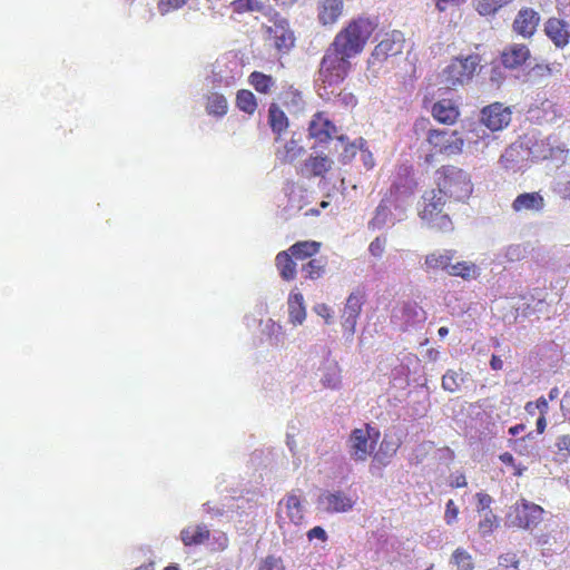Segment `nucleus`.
I'll return each mask as SVG.
<instances>
[{
    "label": "nucleus",
    "mask_w": 570,
    "mask_h": 570,
    "mask_svg": "<svg viewBox=\"0 0 570 570\" xmlns=\"http://www.w3.org/2000/svg\"><path fill=\"white\" fill-rule=\"evenodd\" d=\"M376 28L377 22L374 18L365 14L354 17L335 35L330 45L345 56L355 58L365 50Z\"/></svg>",
    "instance_id": "obj_1"
},
{
    "label": "nucleus",
    "mask_w": 570,
    "mask_h": 570,
    "mask_svg": "<svg viewBox=\"0 0 570 570\" xmlns=\"http://www.w3.org/2000/svg\"><path fill=\"white\" fill-rule=\"evenodd\" d=\"M446 196L438 188L426 190L422 195L419 207V217L430 228L440 233L453 230V223L449 214L444 213Z\"/></svg>",
    "instance_id": "obj_2"
},
{
    "label": "nucleus",
    "mask_w": 570,
    "mask_h": 570,
    "mask_svg": "<svg viewBox=\"0 0 570 570\" xmlns=\"http://www.w3.org/2000/svg\"><path fill=\"white\" fill-rule=\"evenodd\" d=\"M351 59L353 57L345 56V53L330 45L321 60L320 80L328 87L340 86L352 69Z\"/></svg>",
    "instance_id": "obj_3"
},
{
    "label": "nucleus",
    "mask_w": 570,
    "mask_h": 570,
    "mask_svg": "<svg viewBox=\"0 0 570 570\" xmlns=\"http://www.w3.org/2000/svg\"><path fill=\"white\" fill-rule=\"evenodd\" d=\"M435 180L438 189L444 196L458 200L469 197L473 189L469 175L463 169L452 165L439 168Z\"/></svg>",
    "instance_id": "obj_4"
},
{
    "label": "nucleus",
    "mask_w": 570,
    "mask_h": 570,
    "mask_svg": "<svg viewBox=\"0 0 570 570\" xmlns=\"http://www.w3.org/2000/svg\"><path fill=\"white\" fill-rule=\"evenodd\" d=\"M476 53L466 57H456L441 72V83L448 89H456L472 80L480 65Z\"/></svg>",
    "instance_id": "obj_5"
},
{
    "label": "nucleus",
    "mask_w": 570,
    "mask_h": 570,
    "mask_svg": "<svg viewBox=\"0 0 570 570\" xmlns=\"http://www.w3.org/2000/svg\"><path fill=\"white\" fill-rule=\"evenodd\" d=\"M426 141L432 149V154L425 157L426 163L433 161L434 154L459 155L464 146V140L456 130L430 129L426 135Z\"/></svg>",
    "instance_id": "obj_6"
},
{
    "label": "nucleus",
    "mask_w": 570,
    "mask_h": 570,
    "mask_svg": "<svg viewBox=\"0 0 570 570\" xmlns=\"http://www.w3.org/2000/svg\"><path fill=\"white\" fill-rule=\"evenodd\" d=\"M379 429L366 423L363 428L354 429L348 438L350 454L353 460L364 462L373 453L379 439Z\"/></svg>",
    "instance_id": "obj_7"
},
{
    "label": "nucleus",
    "mask_w": 570,
    "mask_h": 570,
    "mask_svg": "<svg viewBox=\"0 0 570 570\" xmlns=\"http://www.w3.org/2000/svg\"><path fill=\"white\" fill-rule=\"evenodd\" d=\"M543 513L544 510L539 504L521 499L511 508L508 520L513 527L531 529L542 521Z\"/></svg>",
    "instance_id": "obj_8"
},
{
    "label": "nucleus",
    "mask_w": 570,
    "mask_h": 570,
    "mask_svg": "<svg viewBox=\"0 0 570 570\" xmlns=\"http://www.w3.org/2000/svg\"><path fill=\"white\" fill-rule=\"evenodd\" d=\"M266 41L279 53H287L295 45V35L287 19L278 14L265 28Z\"/></svg>",
    "instance_id": "obj_9"
},
{
    "label": "nucleus",
    "mask_w": 570,
    "mask_h": 570,
    "mask_svg": "<svg viewBox=\"0 0 570 570\" xmlns=\"http://www.w3.org/2000/svg\"><path fill=\"white\" fill-rule=\"evenodd\" d=\"M405 38L399 30L387 32L384 38L374 47L368 63L374 66L383 63L390 57L402 53L404 49Z\"/></svg>",
    "instance_id": "obj_10"
},
{
    "label": "nucleus",
    "mask_w": 570,
    "mask_h": 570,
    "mask_svg": "<svg viewBox=\"0 0 570 570\" xmlns=\"http://www.w3.org/2000/svg\"><path fill=\"white\" fill-rule=\"evenodd\" d=\"M279 527L285 519L295 525H299L304 521V505L301 494L295 491L287 493L279 502L276 513Z\"/></svg>",
    "instance_id": "obj_11"
},
{
    "label": "nucleus",
    "mask_w": 570,
    "mask_h": 570,
    "mask_svg": "<svg viewBox=\"0 0 570 570\" xmlns=\"http://www.w3.org/2000/svg\"><path fill=\"white\" fill-rule=\"evenodd\" d=\"M512 110L501 102H493L481 110V121L491 131H499L509 126Z\"/></svg>",
    "instance_id": "obj_12"
},
{
    "label": "nucleus",
    "mask_w": 570,
    "mask_h": 570,
    "mask_svg": "<svg viewBox=\"0 0 570 570\" xmlns=\"http://www.w3.org/2000/svg\"><path fill=\"white\" fill-rule=\"evenodd\" d=\"M416 181L412 176L410 167L402 168L396 180L390 188V198L394 203H404L416 189Z\"/></svg>",
    "instance_id": "obj_13"
},
{
    "label": "nucleus",
    "mask_w": 570,
    "mask_h": 570,
    "mask_svg": "<svg viewBox=\"0 0 570 570\" xmlns=\"http://www.w3.org/2000/svg\"><path fill=\"white\" fill-rule=\"evenodd\" d=\"M364 301L365 295L361 291L352 292L346 299L342 314V326L351 335L355 332Z\"/></svg>",
    "instance_id": "obj_14"
},
{
    "label": "nucleus",
    "mask_w": 570,
    "mask_h": 570,
    "mask_svg": "<svg viewBox=\"0 0 570 570\" xmlns=\"http://www.w3.org/2000/svg\"><path fill=\"white\" fill-rule=\"evenodd\" d=\"M316 19L320 26L327 28L338 22L344 13L343 0H317Z\"/></svg>",
    "instance_id": "obj_15"
},
{
    "label": "nucleus",
    "mask_w": 570,
    "mask_h": 570,
    "mask_svg": "<svg viewBox=\"0 0 570 570\" xmlns=\"http://www.w3.org/2000/svg\"><path fill=\"white\" fill-rule=\"evenodd\" d=\"M540 23V14L532 8H522L518 11L513 22L512 30L525 38H531Z\"/></svg>",
    "instance_id": "obj_16"
},
{
    "label": "nucleus",
    "mask_w": 570,
    "mask_h": 570,
    "mask_svg": "<svg viewBox=\"0 0 570 570\" xmlns=\"http://www.w3.org/2000/svg\"><path fill=\"white\" fill-rule=\"evenodd\" d=\"M336 132V126L326 117L324 111L313 115L308 125V136L320 144L328 142Z\"/></svg>",
    "instance_id": "obj_17"
},
{
    "label": "nucleus",
    "mask_w": 570,
    "mask_h": 570,
    "mask_svg": "<svg viewBox=\"0 0 570 570\" xmlns=\"http://www.w3.org/2000/svg\"><path fill=\"white\" fill-rule=\"evenodd\" d=\"M543 31L559 49H563L570 42V27L568 22L561 18H548L544 22Z\"/></svg>",
    "instance_id": "obj_18"
},
{
    "label": "nucleus",
    "mask_w": 570,
    "mask_h": 570,
    "mask_svg": "<svg viewBox=\"0 0 570 570\" xmlns=\"http://www.w3.org/2000/svg\"><path fill=\"white\" fill-rule=\"evenodd\" d=\"M320 505L326 512L342 513L353 509L355 501L342 491L325 492L318 499Z\"/></svg>",
    "instance_id": "obj_19"
},
{
    "label": "nucleus",
    "mask_w": 570,
    "mask_h": 570,
    "mask_svg": "<svg viewBox=\"0 0 570 570\" xmlns=\"http://www.w3.org/2000/svg\"><path fill=\"white\" fill-rule=\"evenodd\" d=\"M531 57L530 49L523 43H513L504 48L501 53V62L508 69H517L523 66Z\"/></svg>",
    "instance_id": "obj_20"
},
{
    "label": "nucleus",
    "mask_w": 570,
    "mask_h": 570,
    "mask_svg": "<svg viewBox=\"0 0 570 570\" xmlns=\"http://www.w3.org/2000/svg\"><path fill=\"white\" fill-rule=\"evenodd\" d=\"M431 114L438 122L443 125L455 124L460 116L458 106L450 99H441L434 102Z\"/></svg>",
    "instance_id": "obj_21"
},
{
    "label": "nucleus",
    "mask_w": 570,
    "mask_h": 570,
    "mask_svg": "<svg viewBox=\"0 0 570 570\" xmlns=\"http://www.w3.org/2000/svg\"><path fill=\"white\" fill-rule=\"evenodd\" d=\"M332 160L327 156H311L301 168V175L306 178L323 177L330 171Z\"/></svg>",
    "instance_id": "obj_22"
},
{
    "label": "nucleus",
    "mask_w": 570,
    "mask_h": 570,
    "mask_svg": "<svg viewBox=\"0 0 570 570\" xmlns=\"http://www.w3.org/2000/svg\"><path fill=\"white\" fill-rule=\"evenodd\" d=\"M210 537V530L206 524H190L180 531V540L184 546L193 547L205 543Z\"/></svg>",
    "instance_id": "obj_23"
},
{
    "label": "nucleus",
    "mask_w": 570,
    "mask_h": 570,
    "mask_svg": "<svg viewBox=\"0 0 570 570\" xmlns=\"http://www.w3.org/2000/svg\"><path fill=\"white\" fill-rule=\"evenodd\" d=\"M543 207L544 198L538 191L520 194L512 202V209L515 213L523 210L541 212Z\"/></svg>",
    "instance_id": "obj_24"
},
{
    "label": "nucleus",
    "mask_w": 570,
    "mask_h": 570,
    "mask_svg": "<svg viewBox=\"0 0 570 570\" xmlns=\"http://www.w3.org/2000/svg\"><path fill=\"white\" fill-rule=\"evenodd\" d=\"M275 265L283 281L292 282L296 278V259L287 252V249L282 250L276 255Z\"/></svg>",
    "instance_id": "obj_25"
},
{
    "label": "nucleus",
    "mask_w": 570,
    "mask_h": 570,
    "mask_svg": "<svg viewBox=\"0 0 570 570\" xmlns=\"http://www.w3.org/2000/svg\"><path fill=\"white\" fill-rule=\"evenodd\" d=\"M455 250L445 249L443 252H433L425 256L424 266L426 271H446L451 266V262L454 258Z\"/></svg>",
    "instance_id": "obj_26"
},
{
    "label": "nucleus",
    "mask_w": 570,
    "mask_h": 570,
    "mask_svg": "<svg viewBox=\"0 0 570 570\" xmlns=\"http://www.w3.org/2000/svg\"><path fill=\"white\" fill-rule=\"evenodd\" d=\"M322 244L316 240H301L296 242L287 248V252L296 261H305L307 258H314V256L321 250Z\"/></svg>",
    "instance_id": "obj_27"
},
{
    "label": "nucleus",
    "mask_w": 570,
    "mask_h": 570,
    "mask_svg": "<svg viewBox=\"0 0 570 570\" xmlns=\"http://www.w3.org/2000/svg\"><path fill=\"white\" fill-rule=\"evenodd\" d=\"M248 83L261 95H271L276 86V80L262 71H253L249 73Z\"/></svg>",
    "instance_id": "obj_28"
},
{
    "label": "nucleus",
    "mask_w": 570,
    "mask_h": 570,
    "mask_svg": "<svg viewBox=\"0 0 570 570\" xmlns=\"http://www.w3.org/2000/svg\"><path fill=\"white\" fill-rule=\"evenodd\" d=\"M288 315L294 325L302 324L306 318L304 297L301 293H291L288 296Z\"/></svg>",
    "instance_id": "obj_29"
},
{
    "label": "nucleus",
    "mask_w": 570,
    "mask_h": 570,
    "mask_svg": "<svg viewBox=\"0 0 570 570\" xmlns=\"http://www.w3.org/2000/svg\"><path fill=\"white\" fill-rule=\"evenodd\" d=\"M268 125L277 136L285 132L289 125L287 116L275 102H272L268 108Z\"/></svg>",
    "instance_id": "obj_30"
},
{
    "label": "nucleus",
    "mask_w": 570,
    "mask_h": 570,
    "mask_svg": "<svg viewBox=\"0 0 570 570\" xmlns=\"http://www.w3.org/2000/svg\"><path fill=\"white\" fill-rule=\"evenodd\" d=\"M400 448V441L393 438L384 436L377 452L374 454V461L381 465H386L390 460L396 454Z\"/></svg>",
    "instance_id": "obj_31"
},
{
    "label": "nucleus",
    "mask_w": 570,
    "mask_h": 570,
    "mask_svg": "<svg viewBox=\"0 0 570 570\" xmlns=\"http://www.w3.org/2000/svg\"><path fill=\"white\" fill-rule=\"evenodd\" d=\"M206 112L210 116L223 118L228 111L226 97L219 92H212L206 97Z\"/></svg>",
    "instance_id": "obj_32"
},
{
    "label": "nucleus",
    "mask_w": 570,
    "mask_h": 570,
    "mask_svg": "<svg viewBox=\"0 0 570 570\" xmlns=\"http://www.w3.org/2000/svg\"><path fill=\"white\" fill-rule=\"evenodd\" d=\"M327 259L325 257L311 258L302 265V274L305 279L317 281L326 272Z\"/></svg>",
    "instance_id": "obj_33"
},
{
    "label": "nucleus",
    "mask_w": 570,
    "mask_h": 570,
    "mask_svg": "<svg viewBox=\"0 0 570 570\" xmlns=\"http://www.w3.org/2000/svg\"><path fill=\"white\" fill-rule=\"evenodd\" d=\"M448 274L451 276L461 277L465 281H470L479 276V268L472 262L462 261L455 264H451Z\"/></svg>",
    "instance_id": "obj_34"
},
{
    "label": "nucleus",
    "mask_w": 570,
    "mask_h": 570,
    "mask_svg": "<svg viewBox=\"0 0 570 570\" xmlns=\"http://www.w3.org/2000/svg\"><path fill=\"white\" fill-rule=\"evenodd\" d=\"M236 106L245 114L254 115L258 104L255 95L248 89H239L236 94Z\"/></svg>",
    "instance_id": "obj_35"
},
{
    "label": "nucleus",
    "mask_w": 570,
    "mask_h": 570,
    "mask_svg": "<svg viewBox=\"0 0 570 570\" xmlns=\"http://www.w3.org/2000/svg\"><path fill=\"white\" fill-rule=\"evenodd\" d=\"M513 0H475V10L481 16H494L501 8Z\"/></svg>",
    "instance_id": "obj_36"
},
{
    "label": "nucleus",
    "mask_w": 570,
    "mask_h": 570,
    "mask_svg": "<svg viewBox=\"0 0 570 570\" xmlns=\"http://www.w3.org/2000/svg\"><path fill=\"white\" fill-rule=\"evenodd\" d=\"M304 147L301 146L297 140L292 138L285 144L284 153L281 156V160L284 164H292L296 159H298L304 154Z\"/></svg>",
    "instance_id": "obj_37"
},
{
    "label": "nucleus",
    "mask_w": 570,
    "mask_h": 570,
    "mask_svg": "<svg viewBox=\"0 0 570 570\" xmlns=\"http://www.w3.org/2000/svg\"><path fill=\"white\" fill-rule=\"evenodd\" d=\"M233 12L243 14L247 12H261L264 9L259 0H233L230 2Z\"/></svg>",
    "instance_id": "obj_38"
},
{
    "label": "nucleus",
    "mask_w": 570,
    "mask_h": 570,
    "mask_svg": "<svg viewBox=\"0 0 570 570\" xmlns=\"http://www.w3.org/2000/svg\"><path fill=\"white\" fill-rule=\"evenodd\" d=\"M452 563L456 570H473L474 562L472 556L464 549L458 548L452 553Z\"/></svg>",
    "instance_id": "obj_39"
},
{
    "label": "nucleus",
    "mask_w": 570,
    "mask_h": 570,
    "mask_svg": "<svg viewBox=\"0 0 570 570\" xmlns=\"http://www.w3.org/2000/svg\"><path fill=\"white\" fill-rule=\"evenodd\" d=\"M556 455L560 462H567L570 459V435H560L556 441Z\"/></svg>",
    "instance_id": "obj_40"
},
{
    "label": "nucleus",
    "mask_w": 570,
    "mask_h": 570,
    "mask_svg": "<svg viewBox=\"0 0 570 570\" xmlns=\"http://www.w3.org/2000/svg\"><path fill=\"white\" fill-rule=\"evenodd\" d=\"M403 314L407 322L414 323L425 318V312L416 303H407L403 307Z\"/></svg>",
    "instance_id": "obj_41"
},
{
    "label": "nucleus",
    "mask_w": 570,
    "mask_h": 570,
    "mask_svg": "<svg viewBox=\"0 0 570 570\" xmlns=\"http://www.w3.org/2000/svg\"><path fill=\"white\" fill-rule=\"evenodd\" d=\"M189 0H158L157 9L161 16L168 14L186 6Z\"/></svg>",
    "instance_id": "obj_42"
},
{
    "label": "nucleus",
    "mask_w": 570,
    "mask_h": 570,
    "mask_svg": "<svg viewBox=\"0 0 570 570\" xmlns=\"http://www.w3.org/2000/svg\"><path fill=\"white\" fill-rule=\"evenodd\" d=\"M256 570H285V566L281 557L267 556L259 561Z\"/></svg>",
    "instance_id": "obj_43"
},
{
    "label": "nucleus",
    "mask_w": 570,
    "mask_h": 570,
    "mask_svg": "<svg viewBox=\"0 0 570 570\" xmlns=\"http://www.w3.org/2000/svg\"><path fill=\"white\" fill-rule=\"evenodd\" d=\"M495 527H497V517L491 511H488L484 514V518L478 524L479 532L483 537L491 534Z\"/></svg>",
    "instance_id": "obj_44"
},
{
    "label": "nucleus",
    "mask_w": 570,
    "mask_h": 570,
    "mask_svg": "<svg viewBox=\"0 0 570 570\" xmlns=\"http://www.w3.org/2000/svg\"><path fill=\"white\" fill-rule=\"evenodd\" d=\"M389 215V206L385 204V200H382L380 205L376 207L375 216L370 222V225L373 228H381L387 218Z\"/></svg>",
    "instance_id": "obj_45"
},
{
    "label": "nucleus",
    "mask_w": 570,
    "mask_h": 570,
    "mask_svg": "<svg viewBox=\"0 0 570 570\" xmlns=\"http://www.w3.org/2000/svg\"><path fill=\"white\" fill-rule=\"evenodd\" d=\"M459 374L454 371H448L442 376V387L449 392H456L460 389Z\"/></svg>",
    "instance_id": "obj_46"
},
{
    "label": "nucleus",
    "mask_w": 570,
    "mask_h": 570,
    "mask_svg": "<svg viewBox=\"0 0 570 570\" xmlns=\"http://www.w3.org/2000/svg\"><path fill=\"white\" fill-rule=\"evenodd\" d=\"M459 515V508L453 500H449L445 504L444 520L446 524H452L456 521Z\"/></svg>",
    "instance_id": "obj_47"
},
{
    "label": "nucleus",
    "mask_w": 570,
    "mask_h": 570,
    "mask_svg": "<svg viewBox=\"0 0 570 570\" xmlns=\"http://www.w3.org/2000/svg\"><path fill=\"white\" fill-rule=\"evenodd\" d=\"M502 567L518 569L520 560L514 552H507L499 557Z\"/></svg>",
    "instance_id": "obj_48"
},
{
    "label": "nucleus",
    "mask_w": 570,
    "mask_h": 570,
    "mask_svg": "<svg viewBox=\"0 0 570 570\" xmlns=\"http://www.w3.org/2000/svg\"><path fill=\"white\" fill-rule=\"evenodd\" d=\"M385 244H386V239L385 238H381V237H376L368 246V250L370 253L375 256V257H380L383 252H384V248H385Z\"/></svg>",
    "instance_id": "obj_49"
},
{
    "label": "nucleus",
    "mask_w": 570,
    "mask_h": 570,
    "mask_svg": "<svg viewBox=\"0 0 570 570\" xmlns=\"http://www.w3.org/2000/svg\"><path fill=\"white\" fill-rule=\"evenodd\" d=\"M314 311L315 313L321 316L322 318L325 320V323L326 324H330L332 322V318H333V313H332V309L328 305L322 303V304H317L315 307H314Z\"/></svg>",
    "instance_id": "obj_50"
},
{
    "label": "nucleus",
    "mask_w": 570,
    "mask_h": 570,
    "mask_svg": "<svg viewBox=\"0 0 570 570\" xmlns=\"http://www.w3.org/2000/svg\"><path fill=\"white\" fill-rule=\"evenodd\" d=\"M476 500H478V505H476L478 512H482L485 510L490 511L492 498L489 494L479 492V493H476Z\"/></svg>",
    "instance_id": "obj_51"
},
{
    "label": "nucleus",
    "mask_w": 570,
    "mask_h": 570,
    "mask_svg": "<svg viewBox=\"0 0 570 570\" xmlns=\"http://www.w3.org/2000/svg\"><path fill=\"white\" fill-rule=\"evenodd\" d=\"M322 382L325 387L337 389L341 380H340V376L335 372H333V373H327L322 379Z\"/></svg>",
    "instance_id": "obj_52"
},
{
    "label": "nucleus",
    "mask_w": 570,
    "mask_h": 570,
    "mask_svg": "<svg viewBox=\"0 0 570 570\" xmlns=\"http://www.w3.org/2000/svg\"><path fill=\"white\" fill-rule=\"evenodd\" d=\"M307 538L308 540L318 539L324 542L327 540V534L322 527L316 525L307 532Z\"/></svg>",
    "instance_id": "obj_53"
},
{
    "label": "nucleus",
    "mask_w": 570,
    "mask_h": 570,
    "mask_svg": "<svg viewBox=\"0 0 570 570\" xmlns=\"http://www.w3.org/2000/svg\"><path fill=\"white\" fill-rule=\"evenodd\" d=\"M560 405H561V411L563 412V415L569 417V420H570V389L562 396Z\"/></svg>",
    "instance_id": "obj_54"
},
{
    "label": "nucleus",
    "mask_w": 570,
    "mask_h": 570,
    "mask_svg": "<svg viewBox=\"0 0 570 570\" xmlns=\"http://www.w3.org/2000/svg\"><path fill=\"white\" fill-rule=\"evenodd\" d=\"M466 0H434L435 7L440 12H443L448 9L449 4H461Z\"/></svg>",
    "instance_id": "obj_55"
},
{
    "label": "nucleus",
    "mask_w": 570,
    "mask_h": 570,
    "mask_svg": "<svg viewBox=\"0 0 570 570\" xmlns=\"http://www.w3.org/2000/svg\"><path fill=\"white\" fill-rule=\"evenodd\" d=\"M557 193L563 199H570V180L560 183L557 188Z\"/></svg>",
    "instance_id": "obj_56"
},
{
    "label": "nucleus",
    "mask_w": 570,
    "mask_h": 570,
    "mask_svg": "<svg viewBox=\"0 0 570 570\" xmlns=\"http://www.w3.org/2000/svg\"><path fill=\"white\" fill-rule=\"evenodd\" d=\"M466 478L463 473H458L452 476L451 487L452 488H463L466 487Z\"/></svg>",
    "instance_id": "obj_57"
},
{
    "label": "nucleus",
    "mask_w": 570,
    "mask_h": 570,
    "mask_svg": "<svg viewBox=\"0 0 570 570\" xmlns=\"http://www.w3.org/2000/svg\"><path fill=\"white\" fill-rule=\"evenodd\" d=\"M535 407L539 410L540 415H546L549 410V404L546 397L541 396L535 402Z\"/></svg>",
    "instance_id": "obj_58"
},
{
    "label": "nucleus",
    "mask_w": 570,
    "mask_h": 570,
    "mask_svg": "<svg viewBox=\"0 0 570 570\" xmlns=\"http://www.w3.org/2000/svg\"><path fill=\"white\" fill-rule=\"evenodd\" d=\"M276 6L283 8V9H291L293 8L296 3H298L299 0H273Z\"/></svg>",
    "instance_id": "obj_59"
},
{
    "label": "nucleus",
    "mask_w": 570,
    "mask_h": 570,
    "mask_svg": "<svg viewBox=\"0 0 570 570\" xmlns=\"http://www.w3.org/2000/svg\"><path fill=\"white\" fill-rule=\"evenodd\" d=\"M500 461L507 465L513 466L515 464L514 458L510 452H504L499 456Z\"/></svg>",
    "instance_id": "obj_60"
},
{
    "label": "nucleus",
    "mask_w": 570,
    "mask_h": 570,
    "mask_svg": "<svg viewBox=\"0 0 570 570\" xmlns=\"http://www.w3.org/2000/svg\"><path fill=\"white\" fill-rule=\"evenodd\" d=\"M490 366L492 367V370L499 371L502 368L503 362L499 356L492 355L490 360Z\"/></svg>",
    "instance_id": "obj_61"
},
{
    "label": "nucleus",
    "mask_w": 570,
    "mask_h": 570,
    "mask_svg": "<svg viewBox=\"0 0 570 570\" xmlns=\"http://www.w3.org/2000/svg\"><path fill=\"white\" fill-rule=\"evenodd\" d=\"M363 163L367 169H372L374 167L375 163L371 153L363 154Z\"/></svg>",
    "instance_id": "obj_62"
},
{
    "label": "nucleus",
    "mask_w": 570,
    "mask_h": 570,
    "mask_svg": "<svg viewBox=\"0 0 570 570\" xmlns=\"http://www.w3.org/2000/svg\"><path fill=\"white\" fill-rule=\"evenodd\" d=\"M547 428L546 415H540L537 420V431L538 433H543Z\"/></svg>",
    "instance_id": "obj_63"
},
{
    "label": "nucleus",
    "mask_w": 570,
    "mask_h": 570,
    "mask_svg": "<svg viewBox=\"0 0 570 570\" xmlns=\"http://www.w3.org/2000/svg\"><path fill=\"white\" fill-rule=\"evenodd\" d=\"M284 94L287 96H291L293 101L301 99V92L293 86H289L288 89Z\"/></svg>",
    "instance_id": "obj_64"
}]
</instances>
